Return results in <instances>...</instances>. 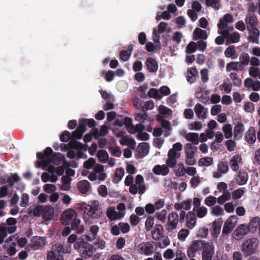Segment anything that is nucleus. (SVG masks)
Returning a JSON list of instances; mask_svg holds the SVG:
<instances>
[{"mask_svg":"<svg viewBox=\"0 0 260 260\" xmlns=\"http://www.w3.org/2000/svg\"><path fill=\"white\" fill-rule=\"evenodd\" d=\"M240 62V64H242V66H247L249 62V56L245 52L242 53L239 57Z\"/></svg>","mask_w":260,"mask_h":260,"instance_id":"nucleus-46","label":"nucleus"},{"mask_svg":"<svg viewBox=\"0 0 260 260\" xmlns=\"http://www.w3.org/2000/svg\"><path fill=\"white\" fill-rule=\"evenodd\" d=\"M229 76L233 81L234 86L238 87L241 85V80L238 78L236 73H231L229 75Z\"/></svg>","mask_w":260,"mask_h":260,"instance_id":"nucleus-50","label":"nucleus"},{"mask_svg":"<svg viewBox=\"0 0 260 260\" xmlns=\"http://www.w3.org/2000/svg\"><path fill=\"white\" fill-rule=\"evenodd\" d=\"M216 202V198L212 196H208L205 200V204L209 207L214 205Z\"/></svg>","mask_w":260,"mask_h":260,"instance_id":"nucleus-53","label":"nucleus"},{"mask_svg":"<svg viewBox=\"0 0 260 260\" xmlns=\"http://www.w3.org/2000/svg\"><path fill=\"white\" fill-rule=\"evenodd\" d=\"M219 0H206V4L207 6H211L215 10L219 9Z\"/></svg>","mask_w":260,"mask_h":260,"instance_id":"nucleus-54","label":"nucleus"},{"mask_svg":"<svg viewBox=\"0 0 260 260\" xmlns=\"http://www.w3.org/2000/svg\"><path fill=\"white\" fill-rule=\"evenodd\" d=\"M240 35L238 32H234L230 35L226 39V45H228L229 43H236L239 41L240 40Z\"/></svg>","mask_w":260,"mask_h":260,"instance_id":"nucleus-37","label":"nucleus"},{"mask_svg":"<svg viewBox=\"0 0 260 260\" xmlns=\"http://www.w3.org/2000/svg\"><path fill=\"white\" fill-rule=\"evenodd\" d=\"M193 37L194 40L198 39L206 40L208 38L207 31L200 28H196L193 32Z\"/></svg>","mask_w":260,"mask_h":260,"instance_id":"nucleus-25","label":"nucleus"},{"mask_svg":"<svg viewBox=\"0 0 260 260\" xmlns=\"http://www.w3.org/2000/svg\"><path fill=\"white\" fill-rule=\"evenodd\" d=\"M245 193L243 188H238L234 190L232 193V197L234 199L237 200L240 198Z\"/></svg>","mask_w":260,"mask_h":260,"instance_id":"nucleus-56","label":"nucleus"},{"mask_svg":"<svg viewBox=\"0 0 260 260\" xmlns=\"http://www.w3.org/2000/svg\"><path fill=\"white\" fill-rule=\"evenodd\" d=\"M244 69V66H242L239 62H231L228 63L226 66V71L228 72H231L232 70L234 71H241Z\"/></svg>","mask_w":260,"mask_h":260,"instance_id":"nucleus-30","label":"nucleus"},{"mask_svg":"<svg viewBox=\"0 0 260 260\" xmlns=\"http://www.w3.org/2000/svg\"><path fill=\"white\" fill-rule=\"evenodd\" d=\"M258 245V240L256 238L247 239L242 245V251L247 256L252 255Z\"/></svg>","mask_w":260,"mask_h":260,"instance_id":"nucleus-4","label":"nucleus"},{"mask_svg":"<svg viewBox=\"0 0 260 260\" xmlns=\"http://www.w3.org/2000/svg\"><path fill=\"white\" fill-rule=\"evenodd\" d=\"M77 216V213L74 209H68L63 212L60 219L63 224H70L72 230L77 234H82L84 231V228L80 224V220Z\"/></svg>","mask_w":260,"mask_h":260,"instance_id":"nucleus-2","label":"nucleus"},{"mask_svg":"<svg viewBox=\"0 0 260 260\" xmlns=\"http://www.w3.org/2000/svg\"><path fill=\"white\" fill-rule=\"evenodd\" d=\"M44 191L48 193L54 192L56 189V186L52 184H46L43 186Z\"/></svg>","mask_w":260,"mask_h":260,"instance_id":"nucleus-58","label":"nucleus"},{"mask_svg":"<svg viewBox=\"0 0 260 260\" xmlns=\"http://www.w3.org/2000/svg\"><path fill=\"white\" fill-rule=\"evenodd\" d=\"M233 124L235 125L234 128V137L236 140H239L243 137L245 128L243 123L239 119H235Z\"/></svg>","mask_w":260,"mask_h":260,"instance_id":"nucleus-10","label":"nucleus"},{"mask_svg":"<svg viewBox=\"0 0 260 260\" xmlns=\"http://www.w3.org/2000/svg\"><path fill=\"white\" fill-rule=\"evenodd\" d=\"M148 95L151 98L156 99H161L162 98V95L158 92L157 89L154 88L149 89L148 92Z\"/></svg>","mask_w":260,"mask_h":260,"instance_id":"nucleus-47","label":"nucleus"},{"mask_svg":"<svg viewBox=\"0 0 260 260\" xmlns=\"http://www.w3.org/2000/svg\"><path fill=\"white\" fill-rule=\"evenodd\" d=\"M189 231L187 229H181L178 233V238L181 241H184L189 234Z\"/></svg>","mask_w":260,"mask_h":260,"instance_id":"nucleus-61","label":"nucleus"},{"mask_svg":"<svg viewBox=\"0 0 260 260\" xmlns=\"http://www.w3.org/2000/svg\"><path fill=\"white\" fill-rule=\"evenodd\" d=\"M146 66L148 70L150 73L156 72L158 69L157 62L152 57L147 58L146 60Z\"/></svg>","mask_w":260,"mask_h":260,"instance_id":"nucleus-24","label":"nucleus"},{"mask_svg":"<svg viewBox=\"0 0 260 260\" xmlns=\"http://www.w3.org/2000/svg\"><path fill=\"white\" fill-rule=\"evenodd\" d=\"M148 117V114L146 112H143V113H138L135 117V120L141 123L144 122V121Z\"/></svg>","mask_w":260,"mask_h":260,"instance_id":"nucleus-57","label":"nucleus"},{"mask_svg":"<svg viewBox=\"0 0 260 260\" xmlns=\"http://www.w3.org/2000/svg\"><path fill=\"white\" fill-rule=\"evenodd\" d=\"M194 110L198 118L203 120L207 118V114L208 112V109L205 108L201 104H197L194 107Z\"/></svg>","mask_w":260,"mask_h":260,"instance_id":"nucleus-14","label":"nucleus"},{"mask_svg":"<svg viewBox=\"0 0 260 260\" xmlns=\"http://www.w3.org/2000/svg\"><path fill=\"white\" fill-rule=\"evenodd\" d=\"M249 32L248 40L249 42L259 44L258 39L260 32L257 27H253L247 29Z\"/></svg>","mask_w":260,"mask_h":260,"instance_id":"nucleus-17","label":"nucleus"},{"mask_svg":"<svg viewBox=\"0 0 260 260\" xmlns=\"http://www.w3.org/2000/svg\"><path fill=\"white\" fill-rule=\"evenodd\" d=\"M180 221V217L176 212H172L169 213L168 216V220L165 225L166 230L168 233L172 232L175 230L178 223Z\"/></svg>","mask_w":260,"mask_h":260,"instance_id":"nucleus-5","label":"nucleus"},{"mask_svg":"<svg viewBox=\"0 0 260 260\" xmlns=\"http://www.w3.org/2000/svg\"><path fill=\"white\" fill-rule=\"evenodd\" d=\"M16 226H7L6 223L0 224V235L6 238L8 233L12 234L16 230Z\"/></svg>","mask_w":260,"mask_h":260,"instance_id":"nucleus-22","label":"nucleus"},{"mask_svg":"<svg viewBox=\"0 0 260 260\" xmlns=\"http://www.w3.org/2000/svg\"><path fill=\"white\" fill-rule=\"evenodd\" d=\"M225 145L227 148V149L231 152L234 150L236 147V143L233 140H228L225 142Z\"/></svg>","mask_w":260,"mask_h":260,"instance_id":"nucleus-62","label":"nucleus"},{"mask_svg":"<svg viewBox=\"0 0 260 260\" xmlns=\"http://www.w3.org/2000/svg\"><path fill=\"white\" fill-rule=\"evenodd\" d=\"M207 242L204 240H195L187 249V254L189 258L195 256L196 253L203 249Z\"/></svg>","mask_w":260,"mask_h":260,"instance_id":"nucleus-6","label":"nucleus"},{"mask_svg":"<svg viewBox=\"0 0 260 260\" xmlns=\"http://www.w3.org/2000/svg\"><path fill=\"white\" fill-rule=\"evenodd\" d=\"M185 138L187 141L191 142L194 145L199 144V135L195 133H189L185 136Z\"/></svg>","mask_w":260,"mask_h":260,"instance_id":"nucleus-35","label":"nucleus"},{"mask_svg":"<svg viewBox=\"0 0 260 260\" xmlns=\"http://www.w3.org/2000/svg\"><path fill=\"white\" fill-rule=\"evenodd\" d=\"M154 217L152 216H149L147 218L145 223V226L146 231H149L152 229L154 224Z\"/></svg>","mask_w":260,"mask_h":260,"instance_id":"nucleus-51","label":"nucleus"},{"mask_svg":"<svg viewBox=\"0 0 260 260\" xmlns=\"http://www.w3.org/2000/svg\"><path fill=\"white\" fill-rule=\"evenodd\" d=\"M197 49V44L194 42H190L186 47L185 51L188 54L194 52Z\"/></svg>","mask_w":260,"mask_h":260,"instance_id":"nucleus-49","label":"nucleus"},{"mask_svg":"<svg viewBox=\"0 0 260 260\" xmlns=\"http://www.w3.org/2000/svg\"><path fill=\"white\" fill-rule=\"evenodd\" d=\"M234 18L231 14H225L223 17L220 19L219 23L217 24V27L219 30H222L227 27L228 23L233 22Z\"/></svg>","mask_w":260,"mask_h":260,"instance_id":"nucleus-15","label":"nucleus"},{"mask_svg":"<svg viewBox=\"0 0 260 260\" xmlns=\"http://www.w3.org/2000/svg\"><path fill=\"white\" fill-rule=\"evenodd\" d=\"M94 137V139L97 140L99 139V136H105L108 134V130L106 127L102 126L101 128L100 132L99 133L97 128L93 129Z\"/></svg>","mask_w":260,"mask_h":260,"instance_id":"nucleus-40","label":"nucleus"},{"mask_svg":"<svg viewBox=\"0 0 260 260\" xmlns=\"http://www.w3.org/2000/svg\"><path fill=\"white\" fill-rule=\"evenodd\" d=\"M64 159V155L59 152H55L53 154L52 158L50 160V164L58 166L60 165Z\"/></svg>","mask_w":260,"mask_h":260,"instance_id":"nucleus-32","label":"nucleus"},{"mask_svg":"<svg viewBox=\"0 0 260 260\" xmlns=\"http://www.w3.org/2000/svg\"><path fill=\"white\" fill-rule=\"evenodd\" d=\"M144 129V126L141 123L136 124L134 127V126L130 128L129 133L131 134H134L135 132L138 133H141Z\"/></svg>","mask_w":260,"mask_h":260,"instance_id":"nucleus-55","label":"nucleus"},{"mask_svg":"<svg viewBox=\"0 0 260 260\" xmlns=\"http://www.w3.org/2000/svg\"><path fill=\"white\" fill-rule=\"evenodd\" d=\"M180 156V155H176L170 152L168 153V158L167 159L166 163L167 165L171 168H173L177 163V159Z\"/></svg>","mask_w":260,"mask_h":260,"instance_id":"nucleus-26","label":"nucleus"},{"mask_svg":"<svg viewBox=\"0 0 260 260\" xmlns=\"http://www.w3.org/2000/svg\"><path fill=\"white\" fill-rule=\"evenodd\" d=\"M164 231L163 226L161 224H156L154 230L151 232L152 238L157 241L164 237Z\"/></svg>","mask_w":260,"mask_h":260,"instance_id":"nucleus-21","label":"nucleus"},{"mask_svg":"<svg viewBox=\"0 0 260 260\" xmlns=\"http://www.w3.org/2000/svg\"><path fill=\"white\" fill-rule=\"evenodd\" d=\"M99 231V228L96 225H93L90 228V232L92 235L90 236L87 235H83L78 239V241L74 245V248L76 250L80 255L84 259H87L91 257L93 253L96 250V247H93V245L89 244L96 239L97 234Z\"/></svg>","mask_w":260,"mask_h":260,"instance_id":"nucleus-1","label":"nucleus"},{"mask_svg":"<svg viewBox=\"0 0 260 260\" xmlns=\"http://www.w3.org/2000/svg\"><path fill=\"white\" fill-rule=\"evenodd\" d=\"M90 187V183L87 180H82L78 183V189L82 193L87 192L89 190Z\"/></svg>","mask_w":260,"mask_h":260,"instance_id":"nucleus-31","label":"nucleus"},{"mask_svg":"<svg viewBox=\"0 0 260 260\" xmlns=\"http://www.w3.org/2000/svg\"><path fill=\"white\" fill-rule=\"evenodd\" d=\"M218 170L222 174H226L229 171L228 162L226 161H220L217 165Z\"/></svg>","mask_w":260,"mask_h":260,"instance_id":"nucleus-41","label":"nucleus"},{"mask_svg":"<svg viewBox=\"0 0 260 260\" xmlns=\"http://www.w3.org/2000/svg\"><path fill=\"white\" fill-rule=\"evenodd\" d=\"M95 163V159L92 157H90L88 159L84 161L83 164V167L87 169H91L94 166Z\"/></svg>","mask_w":260,"mask_h":260,"instance_id":"nucleus-60","label":"nucleus"},{"mask_svg":"<svg viewBox=\"0 0 260 260\" xmlns=\"http://www.w3.org/2000/svg\"><path fill=\"white\" fill-rule=\"evenodd\" d=\"M185 149L186 156H194L195 152L197 150V147L193 146L190 143H187L185 145Z\"/></svg>","mask_w":260,"mask_h":260,"instance_id":"nucleus-38","label":"nucleus"},{"mask_svg":"<svg viewBox=\"0 0 260 260\" xmlns=\"http://www.w3.org/2000/svg\"><path fill=\"white\" fill-rule=\"evenodd\" d=\"M149 144L147 143H143L140 144L137 148L138 150L139 157H143L147 155L149 152Z\"/></svg>","mask_w":260,"mask_h":260,"instance_id":"nucleus-29","label":"nucleus"},{"mask_svg":"<svg viewBox=\"0 0 260 260\" xmlns=\"http://www.w3.org/2000/svg\"><path fill=\"white\" fill-rule=\"evenodd\" d=\"M180 222L183 223L185 218L186 219V225L189 229H192L196 223V218L194 213L191 211L188 212L187 214L184 211H181L180 213Z\"/></svg>","mask_w":260,"mask_h":260,"instance_id":"nucleus-7","label":"nucleus"},{"mask_svg":"<svg viewBox=\"0 0 260 260\" xmlns=\"http://www.w3.org/2000/svg\"><path fill=\"white\" fill-rule=\"evenodd\" d=\"M60 140L62 142H67L71 138V134L69 131H64L60 136Z\"/></svg>","mask_w":260,"mask_h":260,"instance_id":"nucleus-64","label":"nucleus"},{"mask_svg":"<svg viewBox=\"0 0 260 260\" xmlns=\"http://www.w3.org/2000/svg\"><path fill=\"white\" fill-rule=\"evenodd\" d=\"M246 29L257 27L258 24L257 18L255 15H247L245 19Z\"/></svg>","mask_w":260,"mask_h":260,"instance_id":"nucleus-16","label":"nucleus"},{"mask_svg":"<svg viewBox=\"0 0 260 260\" xmlns=\"http://www.w3.org/2000/svg\"><path fill=\"white\" fill-rule=\"evenodd\" d=\"M245 140L249 144H253L256 140L255 131L253 126H250L246 132Z\"/></svg>","mask_w":260,"mask_h":260,"instance_id":"nucleus-20","label":"nucleus"},{"mask_svg":"<svg viewBox=\"0 0 260 260\" xmlns=\"http://www.w3.org/2000/svg\"><path fill=\"white\" fill-rule=\"evenodd\" d=\"M249 231L248 226L244 224H240L234 231V235L237 239H241Z\"/></svg>","mask_w":260,"mask_h":260,"instance_id":"nucleus-19","label":"nucleus"},{"mask_svg":"<svg viewBox=\"0 0 260 260\" xmlns=\"http://www.w3.org/2000/svg\"><path fill=\"white\" fill-rule=\"evenodd\" d=\"M222 131L224 134L225 138L230 139L233 136L232 126L231 124H225L222 127Z\"/></svg>","mask_w":260,"mask_h":260,"instance_id":"nucleus-39","label":"nucleus"},{"mask_svg":"<svg viewBox=\"0 0 260 260\" xmlns=\"http://www.w3.org/2000/svg\"><path fill=\"white\" fill-rule=\"evenodd\" d=\"M20 178L17 174H13L10 177H9L7 180V182L9 185L12 187L15 182H18Z\"/></svg>","mask_w":260,"mask_h":260,"instance_id":"nucleus-52","label":"nucleus"},{"mask_svg":"<svg viewBox=\"0 0 260 260\" xmlns=\"http://www.w3.org/2000/svg\"><path fill=\"white\" fill-rule=\"evenodd\" d=\"M231 194L228 190L224 191L223 194L218 198V203L221 205L223 204L225 201L230 200Z\"/></svg>","mask_w":260,"mask_h":260,"instance_id":"nucleus-42","label":"nucleus"},{"mask_svg":"<svg viewBox=\"0 0 260 260\" xmlns=\"http://www.w3.org/2000/svg\"><path fill=\"white\" fill-rule=\"evenodd\" d=\"M242 160V158L239 155L233 156L230 162V167L234 171H237L239 168V163Z\"/></svg>","mask_w":260,"mask_h":260,"instance_id":"nucleus-27","label":"nucleus"},{"mask_svg":"<svg viewBox=\"0 0 260 260\" xmlns=\"http://www.w3.org/2000/svg\"><path fill=\"white\" fill-rule=\"evenodd\" d=\"M70 246L56 242L52 245V250L49 252H54L55 254L62 255V254L69 253L70 252Z\"/></svg>","mask_w":260,"mask_h":260,"instance_id":"nucleus-11","label":"nucleus"},{"mask_svg":"<svg viewBox=\"0 0 260 260\" xmlns=\"http://www.w3.org/2000/svg\"><path fill=\"white\" fill-rule=\"evenodd\" d=\"M167 211L163 209L160 212L156 213L157 219L160 220L162 223H165L166 220Z\"/></svg>","mask_w":260,"mask_h":260,"instance_id":"nucleus-59","label":"nucleus"},{"mask_svg":"<svg viewBox=\"0 0 260 260\" xmlns=\"http://www.w3.org/2000/svg\"><path fill=\"white\" fill-rule=\"evenodd\" d=\"M154 108V103L152 101L146 102L142 107L143 112H146L148 110H152Z\"/></svg>","mask_w":260,"mask_h":260,"instance_id":"nucleus-63","label":"nucleus"},{"mask_svg":"<svg viewBox=\"0 0 260 260\" xmlns=\"http://www.w3.org/2000/svg\"><path fill=\"white\" fill-rule=\"evenodd\" d=\"M213 163V159L211 157H203L199 159L198 164L200 166H209Z\"/></svg>","mask_w":260,"mask_h":260,"instance_id":"nucleus-44","label":"nucleus"},{"mask_svg":"<svg viewBox=\"0 0 260 260\" xmlns=\"http://www.w3.org/2000/svg\"><path fill=\"white\" fill-rule=\"evenodd\" d=\"M84 213V216H86L93 219L99 218L102 214V209L98 201H94L91 205H86Z\"/></svg>","mask_w":260,"mask_h":260,"instance_id":"nucleus-3","label":"nucleus"},{"mask_svg":"<svg viewBox=\"0 0 260 260\" xmlns=\"http://www.w3.org/2000/svg\"><path fill=\"white\" fill-rule=\"evenodd\" d=\"M96 156L99 161L106 162L109 159V155L106 150L104 149L100 150L97 154Z\"/></svg>","mask_w":260,"mask_h":260,"instance_id":"nucleus-36","label":"nucleus"},{"mask_svg":"<svg viewBox=\"0 0 260 260\" xmlns=\"http://www.w3.org/2000/svg\"><path fill=\"white\" fill-rule=\"evenodd\" d=\"M46 243V239L40 236H35L31 239L32 246L34 249L38 250L42 248Z\"/></svg>","mask_w":260,"mask_h":260,"instance_id":"nucleus-18","label":"nucleus"},{"mask_svg":"<svg viewBox=\"0 0 260 260\" xmlns=\"http://www.w3.org/2000/svg\"><path fill=\"white\" fill-rule=\"evenodd\" d=\"M54 211L50 205L45 206L43 213V218L45 220H51L54 216Z\"/></svg>","mask_w":260,"mask_h":260,"instance_id":"nucleus-23","label":"nucleus"},{"mask_svg":"<svg viewBox=\"0 0 260 260\" xmlns=\"http://www.w3.org/2000/svg\"><path fill=\"white\" fill-rule=\"evenodd\" d=\"M248 227L251 232H254L258 227L260 232V218L258 217L253 218L249 222Z\"/></svg>","mask_w":260,"mask_h":260,"instance_id":"nucleus-28","label":"nucleus"},{"mask_svg":"<svg viewBox=\"0 0 260 260\" xmlns=\"http://www.w3.org/2000/svg\"><path fill=\"white\" fill-rule=\"evenodd\" d=\"M193 211L197 212V216L199 218L204 217L207 213V208L205 207H201L197 209L194 208L193 209Z\"/></svg>","mask_w":260,"mask_h":260,"instance_id":"nucleus-45","label":"nucleus"},{"mask_svg":"<svg viewBox=\"0 0 260 260\" xmlns=\"http://www.w3.org/2000/svg\"><path fill=\"white\" fill-rule=\"evenodd\" d=\"M47 260H64V257L62 254H55L54 252H48Z\"/></svg>","mask_w":260,"mask_h":260,"instance_id":"nucleus-43","label":"nucleus"},{"mask_svg":"<svg viewBox=\"0 0 260 260\" xmlns=\"http://www.w3.org/2000/svg\"><path fill=\"white\" fill-rule=\"evenodd\" d=\"M249 178L247 172L244 169H240L234 178L235 182L238 185L246 184Z\"/></svg>","mask_w":260,"mask_h":260,"instance_id":"nucleus-12","label":"nucleus"},{"mask_svg":"<svg viewBox=\"0 0 260 260\" xmlns=\"http://www.w3.org/2000/svg\"><path fill=\"white\" fill-rule=\"evenodd\" d=\"M124 174V170L122 168L117 169L113 176V181L115 183H118L121 180Z\"/></svg>","mask_w":260,"mask_h":260,"instance_id":"nucleus-34","label":"nucleus"},{"mask_svg":"<svg viewBox=\"0 0 260 260\" xmlns=\"http://www.w3.org/2000/svg\"><path fill=\"white\" fill-rule=\"evenodd\" d=\"M51 147H47L43 153L39 152L37 153V158L43 160V164L44 167H47L50 164V160L52 158L53 154H54Z\"/></svg>","mask_w":260,"mask_h":260,"instance_id":"nucleus-8","label":"nucleus"},{"mask_svg":"<svg viewBox=\"0 0 260 260\" xmlns=\"http://www.w3.org/2000/svg\"><path fill=\"white\" fill-rule=\"evenodd\" d=\"M153 245L149 242H143L138 246V250L141 254L149 255L153 252Z\"/></svg>","mask_w":260,"mask_h":260,"instance_id":"nucleus-13","label":"nucleus"},{"mask_svg":"<svg viewBox=\"0 0 260 260\" xmlns=\"http://www.w3.org/2000/svg\"><path fill=\"white\" fill-rule=\"evenodd\" d=\"M224 54L226 57L231 58L232 59H235L238 56V54L235 52L234 46H230L226 48L224 51Z\"/></svg>","mask_w":260,"mask_h":260,"instance_id":"nucleus-33","label":"nucleus"},{"mask_svg":"<svg viewBox=\"0 0 260 260\" xmlns=\"http://www.w3.org/2000/svg\"><path fill=\"white\" fill-rule=\"evenodd\" d=\"M183 146L180 142H177L173 144V148L170 149L168 152L175 154L176 155H180V153H177L176 151H181Z\"/></svg>","mask_w":260,"mask_h":260,"instance_id":"nucleus-48","label":"nucleus"},{"mask_svg":"<svg viewBox=\"0 0 260 260\" xmlns=\"http://www.w3.org/2000/svg\"><path fill=\"white\" fill-rule=\"evenodd\" d=\"M214 254V246L212 242H207L202 249V260H212Z\"/></svg>","mask_w":260,"mask_h":260,"instance_id":"nucleus-9","label":"nucleus"}]
</instances>
